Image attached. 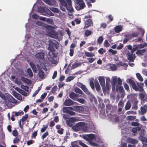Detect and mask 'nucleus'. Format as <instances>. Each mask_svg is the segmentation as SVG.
Returning <instances> with one entry per match:
<instances>
[{"instance_id": "c756f323", "label": "nucleus", "mask_w": 147, "mask_h": 147, "mask_svg": "<svg viewBox=\"0 0 147 147\" xmlns=\"http://www.w3.org/2000/svg\"><path fill=\"white\" fill-rule=\"evenodd\" d=\"M131 107V105L130 102L128 101L125 106V109L126 110H128L130 109Z\"/></svg>"}, {"instance_id": "3c124183", "label": "nucleus", "mask_w": 147, "mask_h": 147, "mask_svg": "<svg viewBox=\"0 0 147 147\" xmlns=\"http://www.w3.org/2000/svg\"><path fill=\"white\" fill-rule=\"evenodd\" d=\"M43 127L42 128L41 130V131L42 132L45 131L48 127V125H47L45 126L44 125H43Z\"/></svg>"}, {"instance_id": "412c9836", "label": "nucleus", "mask_w": 147, "mask_h": 147, "mask_svg": "<svg viewBox=\"0 0 147 147\" xmlns=\"http://www.w3.org/2000/svg\"><path fill=\"white\" fill-rule=\"evenodd\" d=\"M98 80L100 84L102 87L105 85V80L103 77H99Z\"/></svg>"}, {"instance_id": "9b49d317", "label": "nucleus", "mask_w": 147, "mask_h": 147, "mask_svg": "<svg viewBox=\"0 0 147 147\" xmlns=\"http://www.w3.org/2000/svg\"><path fill=\"white\" fill-rule=\"evenodd\" d=\"M76 102L70 99H66L63 103L64 105L66 106H70L73 105Z\"/></svg>"}, {"instance_id": "5fc2aeb1", "label": "nucleus", "mask_w": 147, "mask_h": 147, "mask_svg": "<svg viewBox=\"0 0 147 147\" xmlns=\"http://www.w3.org/2000/svg\"><path fill=\"white\" fill-rule=\"evenodd\" d=\"M38 10L40 12L43 13L45 11V9L43 7H40L38 8Z\"/></svg>"}, {"instance_id": "8fccbe9b", "label": "nucleus", "mask_w": 147, "mask_h": 147, "mask_svg": "<svg viewBox=\"0 0 147 147\" xmlns=\"http://www.w3.org/2000/svg\"><path fill=\"white\" fill-rule=\"evenodd\" d=\"M118 65L119 66H121L123 67H125L127 65L126 63H124L121 61L119 62Z\"/></svg>"}, {"instance_id": "0eeeda50", "label": "nucleus", "mask_w": 147, "mask_h": 147, "mask_svg": "<svg viewBox=\"0 0 147 147\" xmlns=\"http://www.w3.org/2000/svg\"><path fill=\"white\" fill-rule=\"evenodd\" d=\"M133 53V52L130 51H128L126 55L127 59L130 62H133L135 59V54Z\"/></svg>"}, {"instance_id": "473e14b6", "label": "nucleus", "mask_w": 147, "mask_h": 147, "mask_svg": "<svg viewBox=\"0 0 147 147\" xmlns=\"http://www.w3.org/2000/svg\"><path fill=\"white\" fill-rule=\"evenodd\" d=\"M96 89L97 91H99L100 90V85L97 81L95 82Z\"/></svg>"}, {"instance_id": "423d86ee", "label": "nucleus", "mask_w": 147, "mask_h": 147, "mask_svg": "<svg viewBox=\"0 0 147 147\" xmlns=\"http://www.w3.org/2000/svg\"><path fill=\"white\" fill-rule=\"evenodd\" d=\"M74 110L72 107H64L62 108V111L63 113H66L71 115H75L76 113L72 111Z\"/></svg>"}, {"instance_id": "ddd939ff", "label": "nucleus", "mask_w": 147, "mask_h": 147, "mask_svg": "<svg viewBox=\"0 0 147 147\" xmlns=\"http://www.w3.org/2000/svg\"><path fill=\"white\" fill-rule=\"evenodd\" d=\"M139 136L138 138H146V132L145 129H141L139 131Z\"/></svg>"}, {"instance_id": "69168bd1", "label": "nucleus", "mask_w": 147, "mask_h": 147, "mask_svg": "<svg viewBox=\"0 0 147 147\" xmlns=\"http://www.w3.org/2000/svg\"><path fill=\"white\" fill-rule=\"evenodd\" d=\"M107 26V24L105 23H103L101 24L100 27L103 28H105Z\"/></svg>"}, {"instance_id": "a878e982", "label": "nucleus", "mask_w": 147, "mask_h": 147, "mask_svg": "<svg viewBox=\"0 0 147 147\" xmlns=\"http://www.w3.org/2000/svg\"><path fill=\"white\" fill-rule=\"evenodd\" d=\"M102 88L104 93L106 92L107 91H108L109 89V84H106V86L105 85L102 87Z\"/></svg>"}, {"instance_id": "09e8293b", "label": "nucleus", "mask_w": 147, "mask_h": 147, "mask_svg": "<svg viewBox=\"0 0 147 147\" xmlns=\"http://www.w3.org/2000/svg\"><path fill=\"white\" fill-rule=\"evenodd\" d=\"M140 124L137 122H133L131 123V125L132 126L139 127Z\"/></svg>"}, {"instance_id": "ea45409f", "label": "nucleus", "mask_w": 147, "mask_h": 147, "mask_svg": "<svg viewBox=\"0 0 147 147\" xmlns=\"http://www.w3.org/2000/svg\"><path fill=\"white\" fill-rule=\"evenodd\" d=\"M24 112L22 111H18V112H16L15 113V115L17 117L20 115H21L24 114Z\"/></svg>"}, {"instance_id": "f03ea898", "label": "nucleus", "mask_w": 147, "mask_h": 147, "mask_svg": "<svg viewBox=\"0 0 147 147\" xmlns=\"http://www.w3.org/2000/svg\"><path fill=\"white\" fill-rule=\"evenodd\" d=\"M128 82L132 86L133 89L136 91H138L140 92H143L144 90L143 89V87L144 84L143 83L141 82H138L137 85L135 82L132 79H128Z\"/></svg>"}, {"instance_id": "20e7f679", "label": "nucleus", "mask_w": 147, "mask_h": 147, "mask_svg": "<svg viewBox=\"0 0 147 147\" xmlns=\"http://www.w3.org/2000/svg\"><path fill=\"white\" fill-rule=\"evenodd\" d=\"M61 4L65 7L67 9L69 12L73 11V9L71 5V0H59Z\"/></svg>"}, {"instance_id": "774afa93", "label": "nucleus", "mask_w": 147, "mask_h": 147, "mask_svg": "<svg viewBox=\"0 0 147 147\" xmlns=\"http://www.w3.org/2000/svg\"><path fill=\"white\" fill-rule=\"evenodd\" d=\"M131 35L132 37H136L139 35V34L137 32H134Z\"/></svg>"}, {"instance_id": "6e6d98bb", "label": "nucleus", "mask_w": 147, "mask_h": 147, "mask_svg": "<svg viewBox=\"0 0 147 147\" xmlns=\"http://www.w3.org/2000/svg\"><path fill=\"white\" fill-rule=\"evenodd\" d=\"M140 109L142 115L146 113V109H144V108L143 107H141L140 108Z\"/></svg>"}, {"instance_id": "bf43d9fd", "label": "nucleus", "mask_w": 147, "mask_h": 147, "mask_svg": "<svg viewBox=\"0 0 147 147\" xmlns=\"http://www.w3.org/2000/svg\"><path fill=\"white\" fill-rule=\"evenodd\" d=\"M12 134L13 135L15 136L16 137L18 135V132L16 129H15L12 131Z\"/></svg>"}, {"instance_id": "7ed1b4c3", "label": "nucleus", "mask_w": 147, "mask_h": 147, "mask_svg": "<svg viewBox=\"0 0 147 147\" xmlns=\"http://www.w3.org/2000/svg\"><path fill=\"white\" fill-rule=\"evenodd\" d=\"M90 144L93 146H102L103 144L100 138H84Z\"/></svg>"}, {"instance_id": "1a4fd4ad", "label": "nucleus", "mask_w": 147, "mask_h": 147, "mask_svg": "<svg viewBox=\"0 0 147 147\" xmlns=\"http://www.w3.org/2000/svg\"><path fill=\"white\" fill-rule=\"evenodd\" d=\"M83 124L82 122L77 123L75 126H73V129L76 131H78L81 130V127L83 125H82Z\"/></svg>"}, {"instance_id": "e2e57ef3", "label": "nucleus", "mask_w": 147, "mask_h": 147, "mask_svg": "<svg viewBox=\"0 0 147 147\" xmlns=\"http://www.w3.org/2000/svg\"><path fill=\"white\" fill-rule=\"evenodd\" d=\"M139 96L140 97V98L141 99H145V95L144 94L142 93H140L139 94Z\"/></svg>"}, {"instance_id": "680f3d73", "label": "nucleus", "mask_w": 147, "mask_h": 147, "mask_svg": "<svg viewBox=\"0 0 147 147\" xmlns=\"http://www.w3.org/2000/svg\"><path fill=\"white\" fill-rule=\"evenodd\" d=\"M124 106V103L121 100L119 102L118 106L119 107H123Z\"/></svg>"}, {"instance_id": "c03bdc74", "label": "nucleus", "mask_w": 147, "mask_h": 147, "mask_svg": "<svg viewBox=\"0 0 147 147\" xmlns=\"http://www.w3.org/2000/svg\"><path fill=\"white\" fill-rule=\"evenodd\" d=\"M27 72L30 77H32L33 76V73L30 69L28 68L27 70Z\"/></svg>"}, {"instance_id": "f3484780", "label": "nucleus", "mask_w": 147, "mask_h": 147, "mask_svg": "<svg viewBox=\"0 0 147 147\" xmlns=\"http://www.w3.org/2000/svg\"><path fill=\"white\" fill-rule=\"evenodd\" d=\"M44 57V54L43 53H38L35 55L36 57L39 59H43Z\"/></svg>"}, {"instance_id": "13d9d810", "label": "nucleus", "mask_w": 147, "mask_h": 147, "mask_svg": "<svg viewBox=\"0 0 147 147\" xmlns=\"http://www.w3.org/2000/svg\"><path fill=\"white\" fill-rule=\"evenodd\" d=\"M47 22L51 24H53V20L52 19L47 18L46 20Z\"/></svg>"}, {"instance_id": "6e6552de", "label": "nucleus", "mask_w": 147, "mask_h": 147, "mask_svg": "<svg viewBox=\"0 0 147 147\" xmlns=\"http://www.w3.org/2000/svg\"><path fill=\"white\" fill-rule=\"evenodd\" d=\"M53 51H50L49 52L47 57L49 60L51 61L52 63H54V62H53V61L55 62V61L54 58L56 57V55L53 52Z\"/></svg>"}, {"instance_id": "864d4df0", "label": "nucleus", "mask_w": 147, "mask_h": 147, "mask_svg": "<svg viewBox=\"0 0 147 147\" xmlns=\"http://www.w3.org/2000/svg\"><path fill=\"white\" fill-rule=\"evenodd\" d=\"M90 86L92 90L94 89V85L93 81H90Z\"/></svg>"}, {"instance_id": "4468645a", "label": "nucleus", "mask_w": 147, "mask_h": 147, "mask_svg": "<svg viewBox=\"0 0 147 147\" xmlns=\"http://www.w3.org/2000/svg\"><path fill=\"white\" fill-rule=\"evenodd\" d=\"M115 89L117 92H118L119 90L120 93L123 94L124 93V89L122 86H120L119 87L117 85L116 86Z\"/></svg>"}, {"instance_id": "a18cd8bd", "label": "nucleus", "mask_w": 147, "mask_h": 147, "mask_svg": "<svg viewBox=\"0 0 147 147\" xmlns=\"http://www.w3.org/2000/svg\"><path fill=\"white\" fill-rule=\"evenodd\" d=\"M105 52V50L103 48H101L98 50V53L101 55L103 54Z\"/></svg>"}, {"instance_id": "c85d7f7f", "label": "nucleus", "mask_w": 147, "mask_h": 147, "mask_svg": "<svg viewBox=\"0 0 147 147\" xmlns=\"http://www.w3.org/2000/svg\"><path fill=\"white\" fill-rule=\"evenodd\" d=\"M92 34V32L88 30H86L85 31L84 35L85 37H88Z\"/></svg>"}, {"instance_id": "f257e3e1", "label": "nucleus", "mask_w": 147, "mask_h": 147, "mask_svg": "<svg viewBox=\"0 0 147 147\" xmlns=\"http://www.w3.org/2000/svg\"><path fill=\"white\" fill-rule=\"evenodd\" d=\"M0 97L4 100V102L7 106L11 108L12 107L11 103H16L17 101L10 94L5 96L2 93L0 95Z\"/></svg>"}, {"instance_id": "de8ad7c7", "label": "nucleus", "mask_w": 147, "mask_h": 147, "mask_svg": "<svg viewBox=\"0 0 147 147\" xmlns=\"http://www.w3.org/2000/svg\"><path fill=\"white\" fill-rule=\"evenodd\" d=\"M18 91L20 93L23 95L25 96L27 95V93L21 89H19V91Z\"/></svg>"}, {"instance_id": "f8f14e48", "label": "nucleus", "mask_w": 147, "mask_h": 147, "mask_svg": "<svg viewBox=\"0 0 147 147\" xmlns=\"http://www.w3.org/2000/svg\"><path fill=\"white\" fill-rule=\"evenodd\" d=\"M77 3L79 4V5L80 6V8L79 9H77V7H76L77 9L80 10L85 8V5L83 0H77Z\"/></svg>"}, {"instance_id": "cd10ccee", "label": "nucleus", "mask_w": 147, "mask_h": 147, "mask_svg": "<svg viewBox=\"0 0 147 147\" xmlns=\"http://www.w3.org/2000/svg\"><path fill=\"white\" fill-rule=\"evenodd\" d=\"M30 65L33 71L35 73L37 72V70L34 64L32 62H31L30 63Z\"/></svg>"}, {"instance_id": "603ef678", "label": "nucleus", "mask_w": 147, "mask_h": 147, "mask_svg": "<svg viewBox=\"0 0 147 147\" xmlns=\"http://www.w3.org/2000/svg\"><path fill=\"white\" fill-rule=\"evenodd\" d=\"M109 51L113 55H115L117 54V51H116L113 50L111 49H110L109 50Z\"/></svg>"}, {"instance_id": "0e129e2a", "label": "nucleus", "mask_w": 147, "mask_h": 147, "mask_svg": "<svg viewBox=\"0 0 147 147\" xmlns=\"http://www.w3.org/2000/svg\"><path fill=\"white\" fill-rule=\"evenodd\" d=\"M45 2L50 5H52L53 3L50 0H45Z\"/></svg>"}, {"instance_id": "f704fd0d", "label": "nucleus", "mask_w": 147, "mask_h": 147, "mask_svg": "<svg viewBox=\"0 0 147 147\" xmlns=\"http://www.w3.org/2000/svg\"><path fill=\"white\" fill-rule=\"evenodd\" d=\"M145 52H146V50L144 49L141 50H138L136 52V53L137 55H142L143 53Z\"/></svg>"}, {"instance_id": "052dcab7", "label": "nucleus", "mask_w": 147, "mask_h": 147, "mask_svg": "<svg viewBox=\"0 0 147 147\" xmlns=\"http://www.w3.org/2000/svg\"><path fill=\"white\" fill-rule=\"evenodd\" d=\"M110 46V44L109 43L108 41L106 40H105L104 43V46L105 47H108Z\"/></svg>"}, {"instance_id": "c9c22d12", "label": "nucleus", "mask_w": 147, "mask_h": 147, "mask_svg": "<svg viewBox=\"0 0 147 147\" xmlns=\"http://www.w3.org/2000/svg\"><path fill=\"white\" fill-rule=\"evenodd\" d=\"M85 54L86 56L88 57H92L94 56V54L92 52H85Z\"/></svg>"}, {"instance_id": "4c0bfd02", "label": "nucleus", "mask_w": 147, "mask_h": 147, "mask_svg": "<svg viewBox=\"0 0 147 147\" xmlns=\"http://www.w3.org/2000/svg\"><path fill=\"white\" fill-rule=\"evenodd\" d=\"M136 76L137 78L140 81L142 82L143 81V79L140 73H137Z\"/></svg>"}, {"instance_id": "58836bf2", "label": "nucleus", "mask_w": 147, "mask_h": 147, "mask_svg": "<svg viewBox=\"0 0 147 147\" xmlns=\"http://www.w3.org/2000/svg\"><path fill=\"white\" fill-rule=\"evenodd\" d=\"M21 88L24 90L26 92H28L29 89V87L28 86H24V85L22 84L21 85Z\"/></svg>"}, {"instance_id": "6ab92c4d", "label": "nucleus", "mask_w": 147, "mask_h": 147, "mask_svg": "<svg viewBox=\"0 0 147 147\" xmlns=\"http://www.w3.org/2000/svg\"><path fill=\"white\" fill-rule=\"evenodd\" d=\"M122 30V28L121 26H116L114 28V30L115 32L118 33L121 32Z\"/></svg>"}, {"instance_id": "4be33fe9", "label": "nucleus", "mask_w": 147, "mask_h": 147, "mask_svg": "<svg viewBox=\"0 0 147 147\" xmlns=\"http://www.w3.org/2000/svg\"><path fill=\"white\" fill-rule=\"evenodd\" d=\"M117 79L116 78H114L113 79V81L112 82V89L113 90H115V87H116L115 84L117 83Z\"/></svg>"}, {"instance_id": "9d476101", "label": "nucleus", "mask_w": 147, "mask_h": 147, "mask_svg": "<svg viewBox=\"0 0 147 147\" xmlns=\"http://www.w3.org/2000/svg\"><path fill=\"white\" fill-rule=\"evenodd\" d=\"M93 23L92 20L89 19L87 20L85 23V26L84 27V29L88 28L90 26H93Z\"/></svg>"}, {"instance_id": "79ce46f5", "label": "nucleus", "mask_w": 147, "mask_h": 147, "mask_svg": "<svg viewBox=\"0 0 147 147\" xmlns=\"http://www.w3.org/2000/svg\"><path fill=\"white\" fill-rule=\"evenodd\" d=\"M103 40V37L102 36H100L97 39V42L99 44L102 43Z\"/></svg>"}, {"instance_id": "aec40b11", "label": "nucleus", "mask_w": 147, "mask_h": 147, "mask_svg": "<svg viewBox=\"0 0 147 147\" xmlns=\"http://www.w3.org/2000/svg\"><path fill=\"white\" fill-rule=\"evenodd\" d=\"M22 80L25 83L28 84H31V81L30 80L24 78L23 77H21Z\"/></svg>"}, {"instance_id": "37998d69", "label": "nucleus", "mask_w": 147, "mask_h": 147, "mask_svg": "<svg viewBox=\"0 0 147 147\" xmlns=\"http://www.w3.org/2000/svg\"><path fill=\"white\" fill-rule=\"evenodd\" d=\"M28 117V115L27 114H25L24 116H23L22 118L20 119L23 122H24L27 120Z\"/></svg>"}, {"instance_id": "a19ab883", "label": "nucleus", "mask_w": 147, "mask_h": 147, "mask_svg": "<svg viewBox=\"0 0 147 147\" xmlns=\"http://www.w3.org/2000/svg\"><path fill=\"white\" fill-rule=\"evenodd\" d=\"M83 124V126L81 127V130H82L84 131H87V128L86 126H85V123L84 122H82Z\"/></svg>"}, {"instance_id": "5701e85b", "label": "nucleus", "mask_w": 147, "mask_h": 147, "mask_svg": "<svg viewBox=\"0 0 147 147\" xmlns=\"http://www.w3.org/2000/svg\"><path fill=\"white\" fill-rule=\"evenodd\" d=\"M82 137L83 138H96L95 135L93 134L82 135Z\"/></svg>"}, {"instance_id": "7c9ffc66", "label": "nucleus", "mask_w": 147, "mask_h": 147, "mask_svg": "<svg viewBox=\"0 0 147 147\" xmlns=\"http://www.w3.org/2000/svg\"><path fill=\"white\" fill-rule=\"evenodd\" d=\"M38 74L39 77L41 78H43L44 76V74L43 71L40 69H38Z\"/></svg>"}, {"instance_id": "dca6fc26", "label": "nucleus", "mask_w": 147, "mask_h": 147, "mask_svg": "<svg viewBox=\"0 0 147 147\" xmlns=\"http://www.w3.org/2000/svg\"><path fill=\"white\" fill-rule=\"evenodd\" d=\"M74 122V119L73 118H70L68 120L66 121V123L67 125L70 126H73V123Z\"/></svg>"}, {"instance_id": "2eb2a0df", "label": "nucleus", "mask_w": 147, "mask_h": 147, "mask_svg": "<svg viewBox=\"0 0 147 147\" xmlns=\"http://www.w3.org/2000/svg\"><path fill=\"white\" fill-rule=\"evenodd\" d=\"M82 89L87 95H90L92 97V96H94L89 91L85 85L82 87Z\"/></svg>"}, {"instance_id": "4d7b16f0", "label": "nucleus", "mask_w": 147, "mask_h": 147, "mask_svg": "<svg viewBox=\"0 0 147 147\" xmlns=\"http://www.w3.org/2000/svg\"><path fill=\"white\" fill-rule=\"evenodd\" d=\"M80 65V64L78 63L73 64L72 65L71 68L72 69H75L79 66Z\"/></svg>"}, {"instance_id": "a211bd4d", "label": "nucleus", "mask_w": 147, "mask_h": 147, "mask_svg": "<svg viewBox=\"0 0 147 147\" xmlns=\"http://www.w3.org/2000/svg\"><path fill=\"white\" fill-rule=\"evenodd\" d=\"M75 108L76 111L78 112H82L84 110V107L81 106H76Z\"/></svg>"}, {"instance_id": "72a5a7b5", "label": "nucleus", "mask_w": 147, "mask_h": 147, "mask_svg": "<svg viewBox=\"0 0 147 147\" xmlns=\"http://www.w3.org/2000/svg\"><path fill=\"white\" fill-rule=\"evenodd\" d=\"M51 10L53 12L58 13L59 14H62L61 12L58 9L56 8H52L51 9Z\"/></svg>"}, {"instance_id": "b1692460", "label": "nucleus", "mask_w": 147, "mask_h": 147, "mask_svg": "<svg viewBox=\"0 0 147 147\" xmlns=\"http://www.w3.org/2000/svg\"><path fill=\"white\" fill-rule=\"evenodd\" d=\"M69 97L72 99L74 100L78 97L77 95L74 92H71L69 94Z\"/></svg>"}, {"instance_id": "49530a36", "label": "nucleus", "mask_w": 147, "mask_h": 147, "mask_svg": "<svg viewBox=\"0 0 147 147\" xmlns=\"http://www.w3.org/2000/svg\"><path fill=\"white\" fill-rule=\"evenodd\" d=\"M135 117L131 115L128 116L127 117V119L129 121H132L135 119Z\"/></svg>"}, {"instance_id": "bb28decb", "label": "nucleus", "mask_w": 147, "mask_h": 147, "mask_svg": "<svg viewBox=\"0 0 147 147\" xmlns=\"http://www.w3.org/2000/svg\"><path fill=\"white\" fill-rule=\"evenodd\" d=\"M141 130V127H135L132 128L131 131L134 134L137 133L138 131H139Z\"/></svg>"}, {"instance_id": "393cba45", "label": "nucleus", "mask_w": 147, "mask_h": 147, "mask_svg": "<svg viewBox=\"0 0 147 147\" xmlns=\"http://www.w3.org/2000/svg\"><path fill=\"white\" fill-rule=\"evenodd\" d=\"M127 140L129 143L132 144H136L138 142L137 140L133 138H127Z\"/></svg>"}, {"instance_id": "e433bc0d", "label": "nucleus", "mask_w": 147, "mask_h": 147, "mask_svg": "<svg viewBox=\"0 0 147 147\" xmlns=\"http://www.w3.org/2000/svg\"><path fill=\"white\" fill-rule=\"evenodd\" d=\"M141 141L144 145L146 146L147 145V138H139Z\"/></svg>"}, {"instance_id": "338daca9", "label": "nucleus", "mask_w": 147, "mask_h": 147, "mask_svg": "<svg viewBox=\"0 0 147 147\" xmlns=\"http://www.w3.org/2000/svg\"><path fill=\"white\" fill-rule=\"evenodd\" d=\"M77 101L79 102L82 104L84 102L85 100L83 98H80L78 99Z\"/></svg>"}, {"instance_id": "39448f33", "label": "nucleus", "mask_w": 147, "mask_h": 147, "mask_svg": "<svg viewBox=\"0 0 147 147\" xmlns=\"http://www.w3.org/2000/svg\"><path fill=\"white\" fill-rule=\"evenodd\" d=\"M57 42L54 39H50L49 40V45L48 49L51 51L55 50L54 48H57Z\"/></svg>"}, {"instance_id": "2f4dec72", "label": "nucleus", "mask_w": 147, "mask_h": 147, "mask_svg": "<svg viewBox=\"0 0 147 147\" xmlns=\"http://www.w3.org/2000/svg\"><path fill=\"white\" fill-rule=\"evenodd\" d=\"M74 91L76 92L79 93L81 94H84L82 91L78 87H76L75 88Z\"/></svg>"}]
</instances>
